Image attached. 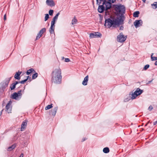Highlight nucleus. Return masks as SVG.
Segmentation results:
<instances>
[{
	"instance_id": "nucleus-1",
	"label": "nucleus",
	"mask_w": 157,
	"mask_h": 157,
	"mask_svg": "<svg viewBox=\"0 0 157 157\" xmlns=\"http://www.w3.org/2000/svg\"><path fill=\"white\" fill-rule=\"evenodd\" d=\"M122 23V21L120 17H114L111 19H106L105 21V26L107 28H109L112 25L113 27L119 26Z\"/></svg>"
},
{
	"instance_id": "nucleus-2",
	"label": "nucleus",
	"mask_w": 157,
	"mask_h": 157,
	"mask_svg": "<svg viewBox=\"0 0 157 157\" xmlns=\"http://www.w3.org/2000/svg\"><path fill=\"white\" fill-rule=\"evenodd\" d=\"M61 71L59 67L55 68L52 72V81L53 82L59 84L61 80Z\"/></svg>"
},
{
	"instance_id": "nucleus-3",
	"label": "nucleus",
	"mask_w": 157,
	"mask_h": 157,
	"mask_svg": "<svg viewBox=\"0 0 157 157\" xmlns=\"http://www.w3.org/2000/svg\"><path fill=\"white\" fill-rule=\"evenodd\" d=\"M142 92V90L139 88H137L134 92H131L129 94L127 97H129L128 99L127 100L126 99V101H127L130 100V99L132 100L136 98Z\"/></svg>"
},
{
	"instance_id": "nucleus-4",
	"label": "nucleus",
	"mask_w": 157,
	"mask_h": 157,
	"mask_svg": "<svg viewBox=\"0 0 157 157\" xmlns=\"http://www.w3.org/2000/svg\"><path fill=\"white\" fill-rule=\"evenodd\" d=\"M114 8L117 14H122L125 11V7L123 6L116 5L115 6Z\"/></svg>"
},
{
	"instance_id": "nucleus-5",
	"label": "nucleus",
	"mask_w": 157,
	"mask_h": 157,
	"mask_svg": "<svg viewBox=\"0 0 157 157\" xmlns=\"http://www.w3.org/2000/svg\"><path fill=\"white\" fill-rule=\"evenodd\" d=\"M21 92V91L20 90L17 93L15 92L13 93L12 95V98L15 100H18L19 98H21L22 95Z\"/></svg>"
},
{
	"instance_id": "nucleus-6",
	"label": "nucleus",
	"mask_w": 157,
	"mask_h": 157,
	"mask_svg": "<svg viewBox=\"0 0 157 157\" xmlns=\"http://www.w3.org/2000/svg\"><path fill=\"white\" fill-rule=\"evenodd\" d=\"M127 38L126 36H124L122 33H120V34L117 37V41L122 42L125 41Z\"/></svg>"
},
{
	"instance_id": "nucleus-7",
	"label": "nucleus",
	"mask_w": 157,
	"mask_h": 157,
	"mask_svg": "<svg viewBox=\"0 0 157 157\" xmlns=\"http://www.w3.org/2000/svg\"><path fill=\"white\" fill-rule=\"evenodd\" d=\"M102 5L105 10H106L111 7V3L107 1H103Z\"/></svg>"
},
{
	"instance_id": "nucleus-8",
	"label": "nucleus",
	"mask_w": 157,
	"mask_h": 157,
	"mask_svg": "<svg viewBox=\"0 0 157 157\" xmlns=\"http://www.w3.org/2000/svg\"><path fill=\"white\" fill-rule=\"evenodd\" d=\"M12 101H10L9 103L7 104L6 107V111L8 113H11L12 109L11 104Z\"/></svg>"
},
{
	"instance_id": "nucleus-9",
	"label": "nucleus",
	"mask_w": 157,
	"mask_h": 157,
	"mask_svg": "<svg viewBox=\"0 0 157 157\" xmlns=\"http://www.w3.org/2000/svg\"><path fill=\"white\" fill-rule=\"evenodd\" d=\"M101 34L97 32L90 34L89 37L91 39L94 38H98L101 37Z\"/></svg>"
},
{
	"instance_id": "nucleus-10",
	"label": "nucleus",
	"mask_w": 157,
	"mask_h": 157,
	"mask_svg": "<svg viewBox=\"0 0 157 157\" xmlns=\"http://www.w3.org/2000/svg\"><path fill=\"white\" fill-rule=\"evenodd\" d=\"M142 24V21L141 20H136L134 23V25L136 28L141 26Z\"/></svg>"
},
{
	"instance_id": "nucleus-11",
	"label": "nucleus",
	"mask_w": 157,
	"mask_h": 157,
	"mask_svg": "<svg viewBox=\"0 0 157 157\" xmlns=\"http://www.w3.org/2000/svg\"><path fill=\"white\" fill-rule=\"evenodd\" d=\"M27 120H25L24 121L21 125V131H24L27 126Z\"/></svg>"
},
{
	"instance_id": "nucleus-12",
	"label": "nucleus",
	"mask_w": 157,
	"mask_h": 157,
	"mask_svg": "<svg viewBox=\"0 0 157 157\" xmlns=\"http://www.w3.org/2000/svg\"><path fill=\"white\" fill-rule=\"evenodd\" d=\"M46 3L48 6H53L55 5L53 0H46Z\"/></svg>"
},
{
	"instance_id": "nucleus-13",
	"label": "nucleus",
	"mask_w": 157,
	"mask_h": 157,
	"mask_svg": "<svg viewBox=\"0 0 157 157\" xmlns=\"http://www.w3.org/2000/svg\"><path fill=\"white\" fill-rule=\"evenodd\" d=\"M55 24L54 23H51V26L50 28V33H54V29H55Z\"/></svg>"
},
{
	"instance_id": "nucleus-14",
	"label": "nucleus",
	"mask_w": 157,
	"mask_h": 157,
	"mask_svg": "<svg viewBox=\"0 0 157 157\" xmlns=\"http://www.w3.org/2000/svg\"><path fill=\"white\" fill-rule=\"evenodd\" d=\"M21 73V72H20L19 71L17 72L14 76V78L18 80L20 79V75Z\"/></svg>"
},
{
	"instance_id": "nucleus-15",
	"label": "nucleus",
	"mask_w": 157,
	"mask_h": 157,
	"mask_svg": "<svg viewBox=\"0 0 157 157\" xmlns=\"http://www.w3.org/2000/svg\"><path fill=\"white\" fill-rule=\"evenodd\" d=\"M104 10H105V9L102 5L99 6L98 8V11L99 13H102Z\"/></svg>"
},
{
	"instance_id": "nucleus-16",
	"label": "nucleus",
	"mask_w": 157,
	"mask_h": 157,
	"mask_svg": "<svg viewBox=\"0 0 157 157\" xmlns=\"http://www.w3.org/2000/svg\"><path fill=\"white\" fill-rule=\"evenodd\" d=\"M88 76H86L84 78L82 82V84L83 85H86L87 84V82L88 80Z\"/></svg>"
},
{
	"instance_id": "nucleus-17",
	"label": "nucleus",
	"mask_w": 157,
	"mask_h": 157,
	"mask_svg": "<svg viewBox=\"0 0 157 157\" xmlns=\"http://www.w3.org/2000/svg\"><path fill=\"white\" fill-rule=\"evenodd\" d=\"M60 13L59 12H58L57 13L56 15L53 17L52 21H51V23H54V24H55V22L56 21L57 19L58 16L59 15Z\"/></svg>"
},
{
	"instance_id": "nucleus-18",
	"label": "nucleus",
	"mask_w": 157,
	"mask_h": 157,
	"mask_svg": "<svg viewBox=\"0 0 157 157\" xmlns=\"http://www.w3.org/2000/svg\"><path fill=\"white\" fill-rule=\"evenodd\" d=\"M16 147V145L15 144L12 145L11 146L8 147L7 148V151H10L14 149Z\"/></svg>"
},
{
	"instance_id": "nucleus-19",
	"label": "nucleus",
	"mask_w": 157,
	"mask_h": 157,
	"mask_svg": "<svg viewBox=\"0 0 157 157\" xmlns=\"http://www.w3.org/2000/svg\"><path fill=\"white\" fill-rule=\"evenodd\" d=\"M18 83V82H16L15 83L12 84L11 86H10L11 90H13L15 88L16 85Z\"/></svg>"
},
{
	"instance_id": "nucleus-20",
	"label": "nucleus",
	"mask_w": 157,
	"mask_h": 157,
	"mask_svg": "<svg viewBox=\"0 0 157 157\" xmlns=\"http://www.w3.org/2000/svg\"><path fill=\"white\" fill-rule=\"evenodd\" d=\"M35 72V71L33 69L31 68V69H30L27 71L26 72V74L28 75L30 73H34Z\"/></svg>"
},
{
	"instance_id": "nucleus-21",
	"label": "nucleus",
	"mask_w": 157,
	"mask_h": 157,
	"mask_svg": "<svg viewBox=\"0 0 157 157\" xmlns=\"http://www.w3.org/2000/svg\"><path fill=\"white\" fill-rule=\"evenodd\" d=\"M77 22V20L75 17H74L71 21V24L72 25L75 24Z\"/></svg>"
},
{
	"instance_id": "nucleus-22",
	"label": "nucleus",
	"mask_w": 157,
	"mask_h": 157,
	"mask_svg": "<svg viewBox=\"0 0 157 157\" xmlns=\"http://www.w3.org/2000/svg\"><path fill=\"white\" fill-rule=\"evenodd\" d=\"M109 149L107 147H105L103 149V151L105 153H108L109 152Z\"/></svg>"
},
{
	"instance_id": "nucleus-23",
	"label": "nucleus",
	"mask_w": 157,
	"mask_h": 157,
	"mask_svg": "<svg viewBox=\"0 0 157 157\" xmlns=\"http://www.w3.org/2000/svg\"><path fill=\"white\" fill-rule=\"evenodd\" d=\"M139 12L138 11L135 12L133 14V16L135 17H138Z\"/></svg>"
},
{
	"instance_id": "nucleus-24",
	"label": "nucleus",
	"mask_w": 157,
	"mask_h": 157,
	"mask_svg": "<svg viewBox=\"0 0 157 157\" xmlns=\"http://www.w3.org/2000/svg\"><path fill=\"white\" fill-rule=\"evenodd\" d=\"M153 53H152L151 55V58L152 61L157 60V57H153Z\"/></svg>"
},
{
	"instance_id": "nucleus-25",
	"label": "nucleus",
	"mask_w": 157,
	"mask_h": 157,
	"mask_svg": "<svg viewBox=\"0 0 157 157\" xmlns=\"http://www.w3.org/2000/svg\"><path fill=\"white\" fill-rule=\"evenodd\" d=\"M52 104H51L50 105H47V106H46L45 107V109L47 110V109H50L52 108Z\"/></svg>"
},
{
	"instance_id": "nucleus-26",
	"label": "nucleus",
	"mask_w": 157,
	"mask_h": 157,
	"mask_svg": "<svg viewBox=\"0 0 157 157\" xmlns=\"http://www.w3.org/2000/svg\"><path fill=\"white\" fill-rule=\"evenodd\" d=\"M45 28H43L40 31L39 33L42 35L43 33L45 31Z\"/></svg>"
},
{
	"instance_id": "nucleus-27",
	"label": "nucleus",
	"mask_w": 157,
	"mask_h": 157,
	"mask_svg": "<svg viewBox=\"0 0 157 157\" xmlns=\"http://www.w3.org/2000/svg\"><path fill=\"white\" fill-rule=\"evenodd\" d=\"M152 8H156L157 7V2H155L153 4L151 5Z\"/></svg>"
},
{
	"instance_id": "nucleus-28",
	"label": "nucleus",
	"mask_w": 157,
	"mask_h": 157,
	"mask_svg": "<svg viewBox=\"0 0 157 157\" xmlns=\"http://www.w3.org/2000/svg\"><path fill=\"white\" fill-rule=\"evenodd\" d=\"M38 76V74L36 73H35L32 76V78L33 79H34L36 78Z\"/></svg>"
},
{
	"instance_id": "nucleus-29",
	"label": "nucleus",
	"mask_w": 157,
	"mask_h": 157,
	"mask_svg": "<svg viewBox=\"0 0 157 157\" xmlns=\"http://www.w3.org/2000/svg\"><path fill=\"white\" fill-rule=\"evenodd\" d=\"M45 17H44V19H45L44 20L45 21H46L48 19V18L49 17V16L48 14H45Z\"/></svg>"
},
{
	"instance_id": "nucleus-30",
	"label": "nucleus",
	"mask_w": 157,
	"mask_h": 157,
	"mask_svg": "<svg viewBox=\"0 0 157 157\" xmlns=\"http://www.w3.org/2000/svg\"><path fill=\"white\" fill-rule=\"evenodd\" d=\"M42 35L41 34H40L39 33H38L37 34V35L36 37V39L37 40L39 39L40 37Z\"/></svg>"
},
{
	"instance_id": "nucleus-31",
	"label": "nucleus",
	"mask_w": 157,
	"mask_h": 157,
	"mask_svg": "<svg viewBox=\"0 0 157 157\" xmlns=\"http://www.w3.org/2000/svg\"><path fill=\"white\" fill-rule=\"evenodd\" d=\"M29 77L28 76V78L27 79H26L24 80H22V81H21L20 82V83L21 84H24L25 82H26L27 81V79H28V78Z\"/></svg>"
},
{
	"instance_id": "nucleus-32",
	"label": "nucleus",
	"mask_w": 157,
	"mask_h": 157,
	"mask_svg": "<svg viewBox=\"0 0 157 157\" xmlns=\"http://www.w3.org/2000/svg\"><path fill=\"white\" fill-rule=\"evenodd\" d=\"M53 13V10H50L49 11V14L50 15H52Z\"/></svg>"
},
{
	"instance_id": "nucleus-33",
	"label": "nucleus",
	"mask_w": 157,
	"mask_h": 157,
	"mask_svg": "<svg viewBox=\"0 0 157 157\" xmlns=\"http://www.w3.org/2000/svg\"><path fill=\"white\" fill-rule=\"evenodd\" d=\"M149 67V65H145L144 67V70H146L147 68H148Z\"/></svg>"
},
{
	"instance_id": "nucleus-34",
	"label": "nucleus",
	"mask_w": 157,
	"mask_h": 157,
	"mask_svg": "<svg viewBox=\"0 0 157 157\" xmlns=\"http://www.w3.org/2000/svg\"><path fill=\"white\" fill-rule=\"evenodd\" d=\"M57 110V107H56L53 109V110L55 111L54 113V115H55V114L56 113V112Z\"/></svg>"
},
{
	"instance_id": "nucleus-35",
	"label": "nucleus",
	"mask_w": 157,
	"mask_h": 157,
	"mask_svg": "<svg viewBox=\"0 0 157 157\" xmlns=\"http://www.w3.org/2000/svg\"><path fill=\"white\" fill-rule=\"evenodd\" d=\"M107 1L111 3H113L115 1V0H107Z\"/></svg>"
},
{
	"instance_id": "nucleus-36",
	"label": "nucleus",
	"mask_w": 157,
	"mask_h": 157,
	"mask_svg": "<svg viewBox=\"0 0 157 157\" xmlns=\"http://www.w3.org/2000/svg\"><path fill=\"white\" fill-rule=\"evenodd\" d=\"M101 1H102V0H97V3L98 4H100V3H101Z\"/></svg>"
},
{
	"instance_id": "nucleus-37",
	"label": "nucleus",
	"mask_w": 157,
	"mask_h": 157,
	"mask_svg": "<svg viewBox=\"0 0 157 157\" xmlns=\"http://www.w3.org/2000/svg\"><path fill=\"white\" fill-rule=\"evenodd\" d=\"M153 109V107L151 105H150L148 107V109L149 110L151 111Z\"/></svg>"
},
{
	"instance_id": "nucleus-38",
	"label": "nucleus",
	"mask_w": 157,
	"mask_h": 157,
	"mask_svg": "<svg viewBox=\"0 0 157 157\" xmlns=\"http://www.w3.org/2000/svg\"><path fill=\"white\" fill-rule=\"evenodd\" d=\"M70 60L69 58H65V61L66 62H68L70 61Z\"/></svg>"
},
{
	"instance_id": "nucleus-39",
	"label": "nucleus",
	"mask_w": 157,
	"mask_h": 157,
	"mask_svg": "<svg viewBox=\"0 0 157 157\" xmlns=\"http://www.w3.org/2000/svg\"><path fill=\"white\" fill-rule=\"evenodd\" d=\"M87 139V138H86V137L83 138H82V142H83L84 141H85Z\"/></svg>"
},
{
	"instance_id": "nucleus-40",
	"label": "nucleus",
	"mask_w": 157,
	"mask_h": 157,
	"mask_svg": "<svg viewBox=\"0 0 157 157\" xmlns=\"http://www.w3.org/2000/svg\"><path fill=\"white\" fill-rule=\"evenodd\" d=\"M123 29V27L122 26H121L119 28V30H122Z\"/></svg>"
},
{
	"instance_id": "nucleus-41",
	"label": "nucleus",
	"mask_w": 157,
	"mask_h": 157,
	"mask_svg": "<svg viewBox=\"0 0 157 157\" xmlns=\"http://www.w3.org/2000/svg\"><path fill=\"white\" fill-rule=\"evenodd\" d=\"M4 20H6V14H5L4 16Z\"/></svg>"
},
{
	"instance_id": "nucleus-42",
	"label": "nucleus",
	"mask_w": 157,
	"mask_h": 157,
	"mask_svg": "<svg viewBox=\"0 0 157 157\" xmlns=\"http://www.w3.org/2000/svg\"><path fill=\"white\" fill-rule=\"evenodd\" d=\"M23 155H24L23 154V153H21V154L20 155V156H19V157H23Z\"/></svg>"
},
{
	"instance_id": "nucleus-43",
	"label": "nucleus",
	"mask_w": 157,
	"mask_h": 157,
	"mask_svg": "<svg viewBox=\"0 0 157 157\" xmlns=\"http://www.w3.org/2000/svg\"><path fill=\"white\" fill-rule=\"evenodd\" d=\"M157 124V121H156L155 122H154V125H155L156 124Z\"/></svg>"
},
{
	"instance_id": "nucleus-44",
	"label": "nucleus",
	"mask_w": 157,
	"mask_h": 157,
	"mask_svg": "<svg viewBox=\"0 0 157 157\" xmlns=\"http://www.w3.org/2000/svg\"><path fill=\"white\" fill-rule=\"evenodd\" d=\"M155 65H157V61L155 62Z\"/></svg>"
},
{
	"instance_id": "nucleus-45",
	"label": "nucleus",
	"mask_w": 157,
	"mask_h": 157,
	"mask_svg": "<svg viewBox=\"0 0 157 157\" xmlns=\"http://www.w3.org/2000/svg\"><path fill=\"white\" fill-rule=\"evenodd\" d=\"M144 2H145L146 0H142Z\"/></svg>"
},
{
	"instance_id": "nucleus-46",
	"label": "nucleus",
	"mask_w": 157,
	"mask_h": 157,
	"mask_svg": "<svg viewBox=\"0 0 157 157\" xmlns=\"http://www.w3.org/2000/svg\"><path fill=\"white\" fill-rule=\"evenodd\" d=\"M102 1L103 2V1H107V0H102Z\"/></svg>"
},
{
	"instance_id": "nucleus-47",
	"label": "nucleus",
	"mask_w": 157,
	"mask_h": 157,
	"mask_svg": "<svg viewBox=\"0 0 157 157\" xmlns=\"http://www.w3.org/2000/svg\"><path fill=\"white\" fill-rule=\"evenodd\" d=\"M2 111L1 112V113H0V116L2 114Z\"/></svg>"
}]
</instances>
